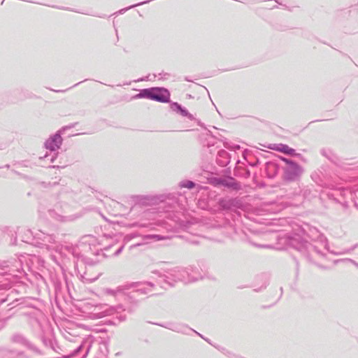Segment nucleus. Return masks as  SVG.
Here are the masks:
<instances>
[{"instance_id":"3","label":"nucleus","mask_w":358,"mask_h":358,"mask_svg":"<svg viewBox=\"0 0 358 358\" xmlns=\"http://www.w3.org/2000/svg\"><path fill=\"white\" fill-rule=\"evenodd\" d=\"M185 187L188 188H192L194 187V183L192 182H188Z\"/></svg>"},{"instance_id":"1","label":"nucleus","mask_w":358,"mask_h":358,"mask_svg":"<svg viewBox=\"0 0 358 358\" xmlns=\"http://www.w3.org/2000/svg\"><path fill=\"white\" fill-rule=\"evenodd\" d=\"M138 97L145 96L152 100L158 101L160 102H168L170 94L169 92L162 88H154L143 90L141 93L138 94Z\"/></svg>"},{"instance_id":"2","label":"nucleus","mask_w":358,"mask_h":358,"mask_svg":"<svg viewBox=\"0 0 358 358\" xmlns=\"http://www.w3.org/2000/svg\"><path fill=\"white\" fill-rule=\"evenodd\" d=\"M270 148L288 155H292L294 152V149L284 144L273 145Z\"/></svg>"}]
</instances>
